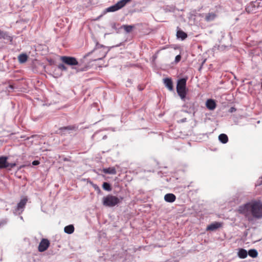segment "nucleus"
I'll return each instance as SVG.
<instances>
[{
	"mask_svg": "<svg viewBox=\"0 0 262 262\" xmlns=\"http://www.w3.org/2000/svg\"><path fill=\"white\" fill-rule=\"evenodd\" d=\"M238 211L248 217L249 220H251L249 217L251 213L255 218H261L262 217V203L260 201H254L247 203L240 206L238 207Z\"/></svg>",
	"mask_w": 262,
	"mask_h": 262,
	"instance_id": "f257e3e1",
	"label": "nucleus"
},
{
	"mask_svg": "<svg viewBox=\"0 0 262 262\" xmlns=\"http://www.w3.org/2000/svg\"><path fill=\"white\" fill-rule=\"evenodd\" d=\"M186 81L187 79L182 78L178 80L177 84V92L180 97L181 99L183 101H185V100L188 99L186 98Z\"/></svg>",
	"mask_w": 262,
	"mask_h": 262,
	"instance_id": "f03ea898",
	"label": "nucleus"
},
{
	"mask_svg": "<svg viewBox=\"0 0 262 262\" xmlns=\"http://www.w3.org/2000/svg\"><path fill=\"white\" fill-rule=\"evenodd\" d=\"M123 198H119L116 196L107 195L102 199L103 205L107 207H114L121 202Z\"/></svg>",
	"mask_w": 262,
	"mask_h": 262,
	"instance_id": "7ed1b4c3",
	"label": "nucleus"
},
{
	"mask_svg": "<svg viewBox=\"0 0 262 262\" xmlns=\"http://www.w3.org/2000/svg\"><path fill=\"white\" fill-rule=\"evenodd\" d=\"M132 0H121L117 2L115 5L112 6L106 9L107 12H115L125 6L127 3L130 2Z\"/></svg>",
	"mask_w": 262,
	"mask_h": 262,
	"instance_id": "20e7f679",
	"label": "nucleus"
},
{
	"mask_svg": "<svg viewBox=\"0 0 262 262\" xmlns=\"http://www.w3.org/2000/svg\"><path fill=\"white\" fill-rule=\"evenodd\" d=\"M60 59L63 63L69 66L78 65V62L77 59L73 57L64 56H61Z\"/></svg>",
	"mask_w": 262,
	"mask_h": 262,
	"instance_id": "39448f33",
	"label": "nucleus"
},
{
	"mask_svg": "<svg viewBox=\"0 0 262 262\" xmlns=\"http://www.w3.org/2000/svg\"><path fill=\"white\" fill-rule=\"evenodd\" d=\"M50 246V242L48 239L42 238L38 246V251L40 252L46 251Z\"/></svg>",
	"mask_w": 262,
	"mask_h": 262,
	"instance_id": "423d86ee",
	"label": "nucleus"
},
{
	"mask_svg": "<svg viewBox=\"0 0 262 262\" xmlns=\"http://www.w3.org/2000/svg\"><path fill=\"white\" fill-rule=\"evenodd\" d=\"M187 98L188 99H186L185 101H184L185 103L183 105V107L188 108V110L190 112H194V110L195 108V103L192 101H187V100H189V99L188 97Z\"/></svg>",
	"mask_w": 262,
	"mask_h": 262,
	"instance_id": "0eeeda50",
	"label": "nucleus"
},
{
	"mask_svg": "<svg viewBox=\"0 0 262 262\" xmlns=\"http://www.w3.org/2000/svg\"><path fill=\"white\" fill-rule=\"evenodd\" d=\"M221 226H222V223H219V222H214L207 226V230L214 231V230H216L217 229L220 228Z\"/></svg>",
	"mask_w": 262,
	"mask_h": 262,
	"instance_id": "6e6552de",
	"label": "nucleus"
},
{
	"mask_svg": "<svg viewBox=\"0 0 262 262\" xmlns=\"http://www.w3.org/2000/svg\"><path fill=\"white\" fill-rule=\"evenodd\" d=\"M165 86L170 91H173V83L171 78H166L163 79Z\"/></svg>",
	"mask_w": 262,
	"mask_h": 262,
	"instance_id": "1a4fd4ad",
	"label": "nucleus"
},
{
	"mask_svg": "<svg viewBox=\"0 0 262 262\" xmlns=\"http://www.w3.org/2000/svg\"><path fill=\"white\" fill-rule=\"evenodd\" d=\"M7 159L8 158L5 156L0 157V169L3 168H7Z\"/></svg>",
	"mask_w": 262,
	"mask_h": 262,
	"instance_id": "9d476101",
	"label": "nucleus"
},
{
	"mask_svg": "<svg viewBox=\"0 0 262 262\" xmlns=\"http://www.w3.org/2000/svg\"><path fill=\"white\" fill-rule=\"evenodd\" d=\"M206 107L210 110H213L216 107V103L214 100L208 99L206 102Z\"/></svg>",
	"mask_w": 262,
	"mask_h": 262,
	"instance_id": "9b49d317",
	"label": "nucleus"
},
{
	"mask_svg": "<svg viewBox=\"0 0 262 262\" xmlns=\"http://www.w3.org/2000/svg\"><path fill=\"white\" fill-rule=\"evenodd\" d=\"M176 197L173 193H167L164 196V200L166 202L172 203L175 201Z\"/></svg>",
	"mask_w": 262,
	"mask_h": 262,
	"instance_id": "f8f14e48",
	"label": "nucleus"
},
{
	"mask_svg": "<svg viewBox=\"0 0 262 262\" xmlns=\"http://www.w3.org/2000/svg\"><path fill=\"white\" fill-rule=\"evenodd\" d=\"M103 172L104 173L111 174H116L117 173L116 168L114 167L103 168L102 169Z\"/></svg>",
	"mask_w": 262,
	"mask_h": 262,
	"instance_id": "ddd939ff",
	"label": "nucleus"
},
{
	"mask_svg": "<svg viewBox=\"0 0 262 262\" xmlns=\"http://www.w3.org/2000/svg\"><path fill=\"white\" fill-rule=\"evenodd\" d=\"M0 38H3L4 39H7L9 40L10 41H12V38L9 36L8 33L6 32H4L0 30Z\"/></svg>",
	"mask_w": 262,
	"mask_h": 262,
	"instance_id": "4468645a",
	"label": "nucleus"
},
{
	"mask_svg": "<svg viewBox=\"0 0 262 262\" xmlns=\"http://www.w3.org/2000/svg\"><path fill=\"white\" fill-rule=\"evenodd\" d=\"M246 10L248 13H254L256 10V7L253 3H250L247 6Z\"/></svg>",
	"mask_w": 262,
	"mask_h": 262,
	"instance_id": "2eb2a0df",
	"label": "nucleus"
},
{
	"mask_svg": "<svg viewBox=\"0 0 262 262\" xmlns=\"http://www.w3.org/2000/svg\"><path fill=\"white\" fill-rule=\"evenodd\" d=\"M177 36L178 38L184 40L187 37V34L182 30H179L177 32Z\"/></svg>",
	"mask_w": 262,
	"mask_h": 262,
	"instance_id": "dca6fc26",
	"label": "nucleus"
},
{
	"mask_svg": "<svg viewBox=\"0 0 262 262\" xmlns=\"http://www.w3.org/2000/svg\"><path fill=\"white\" fill-rule=\"evenodd\" d=\"M238 256L241 258H245L248 255L247 251L244 249H240L238 252Z\"/></svg>",
	"mask_w": 262,
	"mask_h": 262,
	"instance_id": "f3484780",
	"label": "nucleus"
},
{
	"mask_svg": "<svg viewBox=\"0 0 262 262\" xmlns=\"http://www.w3.org/2000/svg\"><path fill=\"white\" fill-rule=\"evenodd\" d=\"M219 140L222 143L225 144L228 141V138L226 134H222L219 135Z\"/></svg>",
	"mask_w": 262,
	"mask_h": 262,
	"instance_id": "a211bd4d",
	"label": "nucleus"
},
{
	"mask_svg": "<svg viewBox=\"0 0 262 262\" xmlns=\"http://www.w3.org/2000/svg\"><path fill=\"white\" fill-rule=\"evenodd\" d=\"M64 231L68 234H72L74 231V227L73 225L67 226L64 228Z\"/></svg>",
	"mask_w": 262,
	"mask_h": 262,
	"instance_id": "6ab92c4d",
	"label": "nucleus"
},
{
	"mask_svg": "<svg viewBox=\"0 0 262 262\" xmlns=\"http://www.w3.org/2000/svg\"><path fill=\"white\" fill-rule=\"evenodd\" d=\"M27 199H22L19 203H18L17 204V210H20L21 209H23L25 207L26 203H27Z\"/></svg>",
	"mask_w": 262,
	"mask_h": 262,
	"instance_id": "aec40b11",
	"label": "nucleus"
},
{
	"mask_svg": "<svg viewBox=\"0 0 262 262\" xmlns=\"http://www.w3.org/2000/svg\"><path fill=\"white\" fill-rule=\"evenodd\" d=\"M27 59L28 56L26 54H21L18 57L19 62L21 63L25 62L27 60Z\"/></svg>",
	"mask_w": 262,
	"mask_h": 262,
	"instance_id": "412c9836",
	"label": "nucleus"
},
{
	"mask_svg": "<svg viewBox=\"0 0 262 262\" xmlns=\"http://www.w3.org/2000/svg\"><path fill=\"white\" fill-rule=\"evenodd\" d=\"M76 128V127L74 126H68L65 127H60L59 130L62 132H64L66 130H74Z\"/></svg>",
	"mask_w": 262,
	"mask_h": 262,
	"instance_id": "4be33fe9",
	"label": "nucleus"
},
{
	"mask_svg": "<svg viewBox=\"0 0 262 262\" xmlns=\"http://www.w3.org/2000/svg\"><path fill=\"white\" fill-rule=\"evenodd\" d=\"M248 254L250 256L254 258L257 256L258 253L256 250L251 249L249 251Z\"/></svg>",
	"mask_w": 262,
	"mask_h": 262,
	"instance_id": "5701e85b",
	"label": "nucleus"
},
{
	"mask_svg": "<svg viewBox=\"0 0 262 262\" xmlns=\"http://www.w3.org/2000/svg\"><path fill=\"white\" fill-rule=\"evenodd\" d=\"M102 187L104 190H107L108 191H110L112 190L111 185L107 182L103 183L102 185Z\"/></svg>",
	"mask_w": 262,
	"mask_h": 262,
	"instance_id": "b1692460",
	"label": "nucleus"
},
{
	"mask_svg": "<svg viewBox=\"0 0 262 262\" xmlns=\"http://www.w3.org/2000/svg\"><path fill=\"white\" fill-rule=\"evenodd\" d=\"M215 17V15L214 13H209L206 16V20L207 21L212 20L214 19Z\"/></svg>",
	"mask_w": 262,
	"mask_h": 262,
	"instance_id": "393cba45",
	"label": "nucleus"
},
{
	"mask_svg": "<svg viewBox=\"0 0 262 262\" xmlns=\"http://www.w3.org/2000/svg\"><path fill=\"white\" fill-rule=\"evenodd\" d=\"M123 28L127 33H129L132 31L134 27L131 25H124Z\"/></svg>",
	"mask_w": 262,
	"mask_h": 262,
	"instance_id": "a878e982",
	"label": "nucleus"
},
{
	"mask_svg": "<svg viewBox=\"0 0 262 262\" xmlns=\"http://www.w3.org/2000/svg\"><path fill=\"white\" fill-rule=\"evenodd\" d=\"M7 165H8L7 168H9V169H11L16 166V163H9L8 162Z\"/></svg>",
	"mask_w": 262,
	"mask_h": 262,
	"instance_id": "bb28decb",
	"label": "nucleus"
},
{
	"mask_svg": "<svg viewBox=\"0 0 262 262\" xmlns=\"http://www.w3.org/2000/svg\"><path fill=\"white\" fill-rule=\"evenodd\" d=\"M58 67L62 71H66L67 70V68L63 64H59Z\"/></svg>",
	"mask_w": 262,
	"mask_h": 262,
	"instance_id": "cd10ccee",
	"label": "nucleus"
},
{
	"mask_svg": "<svg viewBox=\"0 0 262 262\" xmlns=\"http://www.w3.org/2000/svg\"><path fill=\"white\" fill-rule=\"evenodd\" d=\"M181 59V56L180 55H178L176 56V57L175 58V62L176 63L179 62L180 61Z\"/></svg>",
	"mask_w": 262,
	"mask_h": 262,
	"instance_id": "c85d7f7f",
	"label": "nucleus"
},
{
	"mask_svg": "<svg viewBox=\"0 0 262 262\" xmlns=\"http://www.w3.org/2000/svg\"><path fill=\"white\" fill-rule=\"evenodd\" d=\"M39 164V162L38 161H37V160H35L34 161H33L32 162V164L33 165H37Z\"/></svg>",
	"mask_w": 262,
	"mask_h": 262,
	"instance_id": "c756f323",
	"label": "nucleus"
},
{
	"mask_svg": "<svg viewBox=\"0 0 262 262\" xmlns=\"http://www.w3.org/2000/svg\"><path fill=\"white\" fill-rule=\"evenodd\" d=\"M236 111V108L233 107H232L230 108V110H229V112L230 113H233V112H234Z\"/></svg>",
	"mask_w": 262,
	"mask_h": 262,
	"instance_id": "7c9ffc66",
	"label": "nucleus"
},
{
	"mask_svg": "<svg viewBox=\"0 0 262 262\" xmlns=\"http://www.w3.org/2000/svg\"><path fill=\"white\" fill-rule=\"evenodd\" d=\"M186 120H187V119H186V118H183V119H181V120L180 121V122H181V123H183V122H186Z\"/></svg>",
	"mask_w": 262,
	"mask_h": 262,
	"instance_id": "2f4dec72",
	"label": "nucleus"
},
{
	"mask_svg": "<svg viewBox=\"0 0 262 262\" xmlns=\"http://www.w3.org/2000/svg\"><path fill=\"white\" fill-rule=\"evenodd\" d=\"M259 185L262 184V177L260 178Z\"/></svg>",
	"mask_w": 262,
	"mask_h": 262,
	"instance_id": "473e14b6",
	"label": "nucleus"
}]
</instances>
